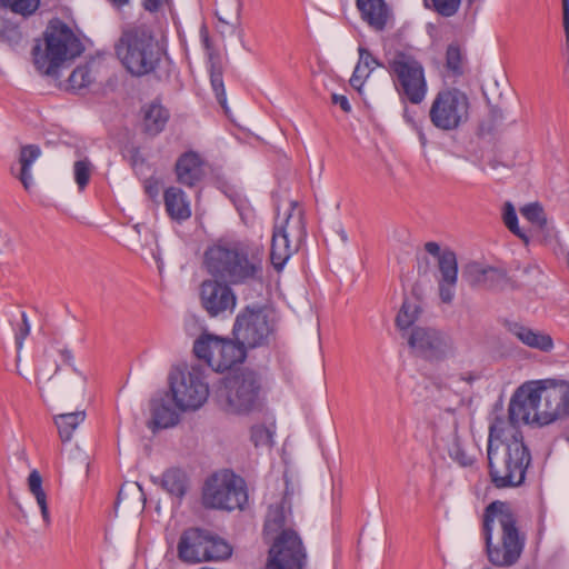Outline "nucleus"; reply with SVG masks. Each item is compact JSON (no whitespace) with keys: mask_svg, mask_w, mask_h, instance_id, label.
Masks as SVG:
<instances>
[{"mask_svg":"<svg viewBox=\"0 0 569 569\" xmlns=\"http://www.w3.org/2000/svg\"><path fill=\"white\" fill-rule=\"evenodd\" d=\"M151 423L156 428H170L178 423L179 415L163 399L154 400L151 407Z\"/></svg>","mask_w":569,"mask_h":569,"instance_id":"30","label":"nucleus"},{"mask_svg":"<svg viewBox=\"0 0 569 569\" xmlns=\"http://www.w3.org/2000/svg\"><path fill=\"white\" fill-rule=\"evenodd\" d=\"M426 6L432 7L443 17H451L458 11L460 0H426Z\"/></svg>","mask_w":569,"mask_h":569,"instance_id":"40","label":"nucleus"},{"mask_svg":"<svg viewBox=\"0 0 569 569\" xmlns=\"http://www.w3.org/2000/svg\"><path fill=\"white\" fill-rule=\"evenodd\" d=\"M92 171L93 164L88 158H83L74 162L73 176L79 190H83L87 187Z\"/></svg>","mask_w":569,"mask_h":569,"instance_id":"36","label":"nucleus"},{"mask_svg":"<svg viewBox=\"0 0 569 569\" xmlns=\"http://www.w3.org/2000/svg\"><path fill=\"white\" fill-rule=\"evenodd\" d=\"M489 473L497 488H513L523 483L531 455L522 432L505 416H496L489 427Z\"/></svg>","mask_w":569,"mask_h":569,"instance_id":"2","label":"nucleus"},{"mask_svg":"<svg viewBox=\"0 0 569 569\" xmlns=\"http://www.w3.org/2000/svg\"><path fill=\"white\" fill-rule=\"evenodd\" d=\"M170 391L181 411L199 409L209 397V385L199 366L178 368L170 375Z\"/></svg>","mask_w":569,"mask_h":569,"instance_id":"11","label":"nucleus"},{"mask_svg":"<svg viewBox=\"0 0 569 569\" xmlns=\"http://www.w3.org/2000/svg\"><path fill=\"white\" fill-rule=\"evenodd\" d=\"M81 51V42L67 24L51 22L44 32V48L40 44L33 48V62L41 73L56 76L66 61L74 59Z\"/></svg>","mask_w":569,"mask_h":569,"instance_id":"6","label":"nucleus"},{"mask_svg":"<svg viewBox=\"0 0 569 569\" xmlns=\"http://www.w3.org/2000/svg\"><path fill=\"white\" fill-rule=\"evenodd\" d=\"M42 477L38 470H32L27 479L29 492L34 497L40 511L42 520L46 525L50 523V512L47 501V493L42 487Z\"/></svg>","mask_w":569,"mask_h":569,"instance_id":"29","label":"nucleus"},{"mask_svg":"<svg viewBox=\"0 0 569 569\" xmlns=\"http://www.w3.org/2000/svg\"><path fill=\"white\" fill-rule=\"evenodd\" d=\"M58 353L64 365L73 366V355L70 349L61 348L58 350Z\"/></svg>","mask_w":569,"mask_h":569,"instance_id":"50","label":"nucleus"},{"mask_svg":"<svg viewBox=\"0 0 569 569\" xmlns=\"http://www.w3.org/2000/svg\"><path fill=\"white\" fill-rule=\"evenodd\" d=\"M395 89L400 99L420 104L428 93V83L422 63L413 56L399 51L388 61Z\"/></svg>","mask_w":569,"mask_h":569,"instance_id":"8","label":"nucleus"},{"mask_svg":"<svg viewBox=\"0 0 569 569\" xmlns=\"http://www.w3.org/2000/svg\"><path fill=\"white\" fill-rule=\"evenodd\" d=\"M116 56L133 77H143L157 70L164 48L146 24H130L123 28L114 44Z\"/></svg>","mask_w":569,"mask_h":569,"instance_id":"5","label":"nucleus"},{"mask_svg":"<svg viewBox=\"0 0 569 569\" xmlns=\"http://www.w3.org/2000/svg\"><path fill=\"white\" fill-rule=\"evenodd\" d=\"M522 272L525 274H532L535 278L541 274L540 269L535 264H527L526 267H523Z\"/></svg>","mask_w":569,"mask_h":569,"instance_id":"52","label":"nucleus"},{"mask_svg":"<svg viewBox=\"0 0 569 569\" xmlns=\"http://www.w3.org/2000/svg\"><path fill=\"white\" fill-rule=\"evenodd\" d=\"M210 81L213 91L216 92V97L219 101V103L226 108V91L223 86V79H222V72L219 68H216L212 66L211 73H210Z\"/></svg>","mask_w":569,"mask_h":569,"instance_id":"43","label":"nucleus"},{"mask_svg":"<svg viewBox=\"0 0 569 569\" xmlns=\"http://www.w3.org/2000/svg\"><path fill=\"white\" fill-rule=\"evenodd\" d=\"M520 212L523 218L539 228H542L547 222L543 209L537 202L526 204L521 208Z\"/></svg>","mask_w":569,"mask_h":569,"instance_id":"37","label":"nucleus"},{"mask_svg":"<svg viewBox=\"0 0 569 569\" xmlns=\"http://www.w3.org/2000/svg\"><path fill=\"white\" fill-rule=\"evenodd\" d=\"M201 37H202V40H203V43L206 46L207 49L210 48V40H209V34H208V30L206 27L201 28Z\"/></svg>","mask_w":569,"mask_h":569,"instance_id":"53","label":"nucleus"},{"mask_svg":"<svg viewBox=\"0 0 569 569\" xmlns=\"http://www.w3.org/2000/svg\"><path fill=\"white\" fill-rule=\"evenodd\" d=\"M242 9L241 0H222L220 10L216 11L218 20L224 24H230V19L234 17L237 20L240 19Z\"/></svg>","mask_w":569,"mask_h":569,"instance_id":"35","label":"nucleus"},{"mask_svg":"<svg viewBox=\"0 0 569 569\" xmlns=\"http://www.w3.org/2000/svg\"><path fill=\"white\" fill-rule=\"evenodd\" d=\"M166 0H144L143 7L146 10L153 12L160 9Z\"/></svg>","mask_w":569,"mask_h":569,"instance_id":"51","label":"nucleus"},{"mask_svg":"<svg viewBox=\"0 0 569 569\" xmlns=\"http://www.w3.org/2000/svg\"><path fill=\"white\" fill-rule=\"evenodd\" d=\"M193 352L214 371H226L246 358L244 347L239 342L212 335L200 336L193 345Z\"/></svg>","mask_w":569,"mask_h":569,"instance_id":"12","label":"nucleus"},{"mask_svg":"<svg viewBox=\"0 0 569 569\" xmlns=\"http://www.w3.org/2000/svg\"><path fill=\"white\" fill-rule=\"evenodd\" d=\"M96 73L93 64L79 66L69 76V88L72 90H81L89 87L96 80Z\"/></svg>","mask_w":569,"mask_h":569,"instance_id":"32","label":"nucleus"},{"mask_svg":"<svg viewBox=\"0 0 569 569\" xmlns=\"http://www.w3.org/2000/svg\"><path fill=\"white\" fill-rule=\"evenodd\" d=\"M293 495V488L289 486L288 479H286V490L281 502L277 506L269 508L264 529L267 532H277L286 530L284 526L288 522V517L291 513L290 498Z\"/></svg>","mask_w":569,"mask_h":569,"instance_id":"21","label":"nucleus"},{"mask_svg":"<svg viewBox=\"0 0 569 569\" xmlns=\"http://www.w3.org/2000/svg\"><path fill=\"white\" fill-rule=\"evenodd\" d=\"M260 382L252 370H242L224 379V397L229 410L249 412L259 403Z\"/></svg>","mask_w":569,"mask_h":569,"instance_id":"14","label":"nucleus"},{"mask_svg":"<svg viewBox=\"0 0 569 569\" xmlns=\"http://www.w3.org/2000/svg\"><path fill=\"white\" fill-rule=\"evenodd\" d=\"M177 179L180 183L192 187L203 176L202 161L196 152H186L176 163Z\"/></svg>","mask_w":569,"mask_h":569,"instance_id":"22","label":"nucleus"},{"mask_svg":"<svg viewBox=\"0 0 569 569\" xmlns=\"http://www.w3.org/2000/svg\"><path fill=\"white\" fill-rule=\"evenodd\" d=\"M146 497L137 482H129L121 487L116 502V510L141 512L144 508Z\"/></svg>","mask_w":569,"mask_h":569,"instance_id":"25","label":"nucleus"},{"mask_svg":"<svg viewBox=\"0 0 569 569\" xmlns=\"http://www.w3.org/2000/svg\"><path fill=\"white\" fill-rule=\"evenodd\" d=\"M378 64V61L366 48H359V61L355 68L357 72L368 78Z\"/></svg>","mask_w":569,"mask_h":569,"instance_id":"39","label":"nucleus"},{"mask_svg":"<svg viewBox=\"0 0 569 569\" xmlns=\"http://www.w3.org/2000/svg\"><path fill=\"white\" fill-rule=\"evenodd\" d=\"M233 333L243 347L262 345L271 333L268 313L262 308H246L236 319Z\"/></svg>","mask_w":569,"mask_h":569,"instance_id":"15","label":"nucleus"},{"mask_svg":"<svg viewBox=\"0 0 569 569\" xmlns=\"http://www.w3.org/2000/svg\"><path fill=\"white\" fill-rule=\"evenodd\" d=\"M569 416V382L546 379L522 385L508 408L506 420L519 423L549 425Z\"/></svg>","mask_w":569,"mask_h":569,"instance_id":"3","label":"nucleus"},{"mask_svg":"<svg viewBox=\"0 0 569 569\" xmlns=\"http://www.w3.org/2000/svg\"><path fill=\"white\" fill-rule=\"evenodd\" d=\"M446 66L455 74L462 72V54L457 46H449L446 53Z\"/></svg>","mask_w":569,"mask_h":569,"instance_id":"44","label":"nucleus"},{"mask_svg":"<svg viewBox=\"0 0 569 569\" xmlns=\"http://www.w3.org/2000/svg\"><path fill=\"white\" fill-rule=\"evenodd\" d=\"M332 103L338 104L345 112L351 111V106L346 96L333 93L331 97Z\"/></svg>","mask_w":569,"mask_h":569,"instance_id":"47","label":"nucleus"},{"mask_svg":"<svg viewBox=\"0 0 569 569\" xmlns=\"http://www.w3.org/2000/svg\"><path fill=\"white\" fill-rule=\"evenodd\" d=\"M206 543L208 545V531L198 528L183 531L178 543L179 559L188 563L206 561Z\"/></svg>","mask_w":569,"mask_h":569,"instance_id":"19","label":"nucleus"},{"mask_svg":"<svg viewBox=\"0 0 569 569\" xmlns=\"http://www.w3.org/2000/svg\"><path fill=\"white\" fill-rule=\"evenodd\" d=\"M339 236H340V238H341V240H342L343 242H346V241L348 240V237H347V233H346V231H345V230H342V229H341V230H339Z\"/></svg>","mask_w":569,"mask_h":569,"instance_id":"55","label":"nucleus"},{"mask_svg":"<svg viewBox=\"0 0 569 569\" xmlns=\"http://www.w3.org/2000/svg\"><path fill=\"white\" fill-rule=\"evenodd\" d=\"M488 560L496 567H511L521 557L526 535L518 526L511 506L493 501L487 506L482 526Z\"/></svg>","mask_w":569,"mask_h":569,"instance_id":"4","label":"nucleus"},{"mask_svg":"<svg viewBox=\"0 0 569 569\" xmlns=\"http://www.w3.org/2000/svg\"><path fill=\"white\" fill-rule=\"evenodd\" d=\"M408 343L417 353L428 359L446 358L456 351L450 337L429 328H415Z\"/></svg>","mask_w":569,"mask_h":569,"instance_id":"17","label":"nucleus"},{"mask_svg":"<svg viewBox=\"0 0 569 569\" xmlns=\"http://www.w3.org/2000/svg\"><path fill=\"white\" fill-rule=\"evenodd\" d=\"M450 457L463 467L470 466L473 462V458L461 448L459 442L452 445Z\"/></svg>","mask_w":569,"mask_h":569,"instance_id":"46","label":"nucleus"},{"mask_svg":"<svg viewBox=\"0 0 569 569\" xmlns=\"http://www.w3.org/2000/svg\"><path fill=\"white\" fill-rule=\"evenodd\" d=\"M206 561L223 560L231 556V547L223 539L208 532V545L206 543Z\"/></svg>","mask_w":569,"mask_h":569,"instance_id":"33","label":"nucleus"},{"mask_svg":"<svg viewBox=\"0 0 569 569\" xmlns=\"http://www.w3.org/2000/svg\"><path fill=\"white\" fill-rule=\"evenodd\" d=\"M366 79L367 78L363 74L357 72V70L355 69L350 78V84L352 86V88L360 92Z\"/></svg>","mask_w":569,"mask_h":569,"instance_id":"49","label":"nucleus"},{"mask_svg":"<svg viewBox=\"0 0 569 569\" xmlns=\"http://www.w3.org/2000/svg\"><path fill=\"white\" fill-rule=\"evenodd\" d=\"M503 222L513 234L522 239L525 242H528L527 236L520 230L518 226L517 213L513 206L510 202H507L505 204Z\"/></svg>","mask_w":569,"mask_h":569,"instance_id":"38","label":"nucleus"},{"mask_svg":"<svg viewBox=\"0 0 569 569\" xmlns=\"http://www.w3.org/2000/svg\"><path fill=\"white\" fill-rule=\"evenodd\" d=\"M508 329L523 345L530 348L538 349L543 352H549L553 349V340L547 333L533 330L518 322L510 323Z\"/></svg>","mask_w":569,"mask_h":569,"instance_id":"24","label":"nucleus"},{"mask_svg":"<svg viewBox=\"0 0 569 569\" xmlns=\"http://www.w3.org/2000/svg\"><path fill=\"white\" fill-rule=\"evenodd\" d=\"M41 156V150L38 146L27 144L21 148L19 154L20 172L17 176L21 181L23 188L29 190L33 186L32 166Z\"/></svg>","mask_w":569,"mask_h":569,"instance_id":"26","label":"nucleus"},{"mask_svg":"<svg viewBox=\"0 0 569 569\" xmlns=\"http://www.w3.org/2000/svg\"><path fill=\"white\" fill-rule=\"evenodd\" d=\"M86 419V411L79 410L74 412L60 413L54 416L53 422L58 428L59 437L62 442H68L72 438L73 431Z\"/></svg>","mask_w":569,"mask_h":569,"instance_id":"28","label":"nucleus"},{"mask_svg":"<svg viewBox=\"0 0 569 569\" xmlns=\"http://www.w3.org/2000/svg\"><path fill=\"white\" fill-rule=\"evenodd\" d=\"M425 250L438 258L439 278L438 291L439 298L443 303H451L456 296V286L458 282V261L453 251L441 250L437 242L429 241L425 244Z\"/></svg>","mask_w":569,"mask_h":569,"instance_id":"16","label":"nucleus"},{"mask_svg":"<svg viewBox=\"0 0 569 569\" xmlns=\"http://www.w3.org/2000/svg\"><path fill=\"white\" fill-rule=\"evenodd\" d=\"M356 3L363 21L377 31L385 29L390 12L383 0H356Z\"/></svg>","mask_w":569,"mask_h":569,"instance_id":"20","label":"nucleus"},{"mask_svg":"<svg viewBox=\"0 0 569 569\" xmlns=\"http://www.w3.org/2000/svg\"><path fill=\"white\" fill-rule=\"evenodd\" d=\"M273 431L264 426H254L251 429V440L256 447H271Z\"/></svg>","mask_w":569,"mask_h":569,"instance_id":"42","label":"nucleus"},{"mask_svg":"<svg viewBox=\"0 0 569 569\" xmlns=\"http://www.w3.org/2000/svg\"><path fill=\"white\" fill-rule=\"evenodd\" d=\"M247 500L244 481L228 470L212 475L204 483L202 503L206 508L231 511L242 509Z\"/></svg>","mask_w":569,"mask_h":569,"instance_id":"10","label":"nucleus"},{"mask_svg":"<svg viewBox=\"0 0 569 569\" xmlns=\"http://www.w3.org/2000/svg\"><path fill=\"white\" fill-rule=\"evenodd\" d=\"M21 318H22V323L19 327L18 332L16 335V345H17L18 353L22 349L23 342H24L26 338L30 333V323L28 321L27 315L24 312H22ZM17 361H20V356L19 355H18V358H17Z\"/></svg>","mask_w":569,"mask_h":569,"instance_id":"45","label":"nucleus"},{"mask_svg":"<svg viewBox=\"0 0 569 569\" xmlns=\"http://www.w3.org/2000/svg\"><path fill=\"white\" fill-rule=\"evenodd\" d=\"M144 190L151 199H156L159 194L160 187L156 180H147L144 183Z\"/></svg>","mask_w":569,"mask_h":569,"instance_id":"48","label":"nucleus"},{"mask_svg":"<svg viewBox=\"0 0 569 569\" xmlns=\"http://www.w3.org/2000/svg\"><path fill=\"white\" fill-rule=\"evenodd\" d=\"M421 312L420 303L417 300L406 299L396 318L399 329H407L415 323Z\"/></svg>","mask_w":569,"mask_h":569,"instance_id":"34","label":"nucleus"},{"mask_svg":"<svg viewBox=\"0 0 569 569\" xmlns=\"http://www.w3.org/2000/svg\"><path fill=\"white\" fill-rule=\"evenodd\" d=\"M4 7L23 16L31 14L39 6V0H1Z\"/></svg>","mask_w":569,"mask_h":569,"instance_id":"41","label":"nucleus"},{"mask_svg":"<svg viewBox=\"0 0 569 569\" xmlns=\"http://www.w3.org/2000/svg\"><path fill=\"white\" fill-rule=\"evenodd\" d=\"M305 212L297 201H291L283 214L277 216L271 239L270 259L277 270L282 269L306 238Z\"/></svg>","mask_w":569,"mask_h":569,"instance_id":"7","label":"nucleus"},{"mask_svg":"<svg viewBox=\"0 0 569 569\" xmlns=\"http://www.w3.org/2000/svg\"><path fill=\"white\" fill-rule=\"evenodd\" d=\"M59 369H60V368H59V366L57 365V366H56V369H54V373H57V372L59 371Z\"/></svg>","mask_w":569,"mask_h":569,"instance_id":"58","label":"nucleus"},{"mask_svg":"<svg viewBox=\"0 0 569 569\" xmlns=\"http://www.w3.org/2000/svg\"><path fill=\"white\" fill-rule=\"evenodd\" d=\"M263 246L252 241H218L204 252V266L214 278L200 284V303L211 317L232 313L237 297L229 284L262 282Z\"/></svg>","mask_w":569,"mask_h":569,"instance_id":"1","label":"nucleus"},{"mask_svg":"<svg viewBox=\"0 0 569 569\" xmlns=\"http://www.w3.org/2000/svg\"><path fill=\"white\" fill-rule=\"evenodd\" d=\"M116 6H123L128 2V0H111Z\"/></svg>","mask_w":569,"mask_h":569,"instance_id":"56","label":"nucleus"},{"mask_svg":"<svg viewBox=\"0 0 569 569\" xmlns=\"http://www.w3.org/2000/svg\"><path fill=\"white\" fill-rule=\"evenodd\" d=\"M166 211L172 220L184 221L191 217L190 201L181 189L170 187L163 194Z\"/></svg>","mask_w":569,"mask_h":569,"instance_id":"23","label":"nucleus"},{"mask_svg":"<svg viewBox=\"0 0 569 569\" xmlns=\"http://www.w3.org/2000/svg\"><path fill=\"white\" fill-rule=\"evenodd\" d=\"M169 120L168 110L158 102H151L143 108V127L150 134L161 132Z\"/></svg>","mask_w":569,"mask_h":569,"instance_id":"27","label":"nucleus"},{"mask_svg":"<svg viewBox=\"0 0 569 569\" xmlns=\"http://www.w3.org/2000/svg\"><path fill=\"white\" fill-rule=\"evenodd\" d=\"M307 561L308 553L301 537L297 531L287 529L274 538L266 569H305Z\"/></svg>","mask_w":569,"mask_h":569,"instance_id":"13","label":"nucleus"},{"mask_svg":"<svg viewBox=\"0 0 569 569\" xmlns=\"http://www.w3.org/2000/svg\"><path fill=\"white\" fill-rule=\"evenodd\" d=\"M429 120L441 131H455L465 126L470 118V99L458 88L440 89L429 108Z\"/></svg>","mask_w":569,"mask_h":569,"instance_id":"9","label":"nucleus"},{"mask_svg":"<svg viewBox=\"0 0 569 569\" xmlns=\"http://www.w3.org/2000/svg\"><path fill=\"white\" fill-rule=\"evenodd\" d=\"M462 279L472 288L487 290H500L508 282V278L502 270L486 267L475 261L463 267Z\"/></svg>","mask_w":569,"mask_h":569,"instance_id":"18","label":"nucleus"},{"mask_svg":"<svg viewBox=\"0 0 569 569\" xmlns=\"http://www.w3.org/2000/svg\"><path fill=\"white\" fill-rule=\"evenodd\" d=\"M563 21H569V0H562Z\"/></svg>","mask_w":569,"mask_h":569,"instance_id":"54","label":"nucleus"},{"mask_svg":"<svg viewBox=\"0 0 569 569\" xmlns=\"http://www.w3.org/2000/svg\"><path fill=\"white\" fill-rule=\"evenodd\" d=\"M188 479L180 469H169L161 477V487L171 496L181 498L187 490Z\"/></svg>","mask_w":569,"mask_h":569,"instance_id":"31","label":"nucleus"},{"mask_svg":"<svg viewBox=\"0 0 569 569\" xmlns=\"http://www.w3.org/2000/svg\"><path fill=\"white\" fill-rule=\"evenodd\" d=\"M495 112H496V113H498V114H497V117H498V118H502L501 112H499L498 110H496Z\"/></svg>","mask_w":569,"mask_h":569,"instance_id":"57","label":"nucleus"}]
</instances>
